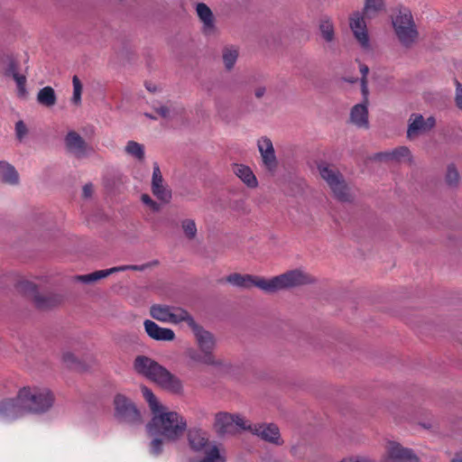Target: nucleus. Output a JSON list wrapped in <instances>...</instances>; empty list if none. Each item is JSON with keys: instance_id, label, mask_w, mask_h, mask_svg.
<instances>
[{"instance_id": "nucleus-1", "label": "nucleus", "mask_w": 462, "mask_h": 462, "mask_svg": "<svg viewBox=\"0 0 462 462\" xmlns=\"http://www.w3.org/2000/svg\"><path fill=\"white\" fill-rule=\"evenodd\" d=\"M136 373L173 393H182L181 381L153 359L138 356L134 362Z\"/></svg>"}, {"instance_id": "nucleus-2", "label": "nucleus", "mask_w": 462, "mask_h": 462, "mask_svg": "<svg viewBox=\"0 0 462 462\" xmlns=\"http://www.w3.org/2000/svg\"><path fill=\"white\" fill-rule=\"evenodd\" d=\"M146 428L151 436H161L164 440L175 441L183 435L187 422L178 412L167 411L164 408L153 415Z\"/></svg>"}, {"instance_id": "nucleus-3", "label": "nucleus", "mask_w": 462, "mask_h": 462, "mask_svg": "<svg viewBox=\"0 0 462 462\" xmlns=\"http://www.w3.org/2000/svg\"><path fill=\"white\" fill-rule=\"evenodd\" d=\"M383 9L384 0H365L363 14L356 12L349 18L350 29L362 49L365 51L371 50V44L365 18H374Z\"/></svg>"}, {"instance_id": "nucleus-4", "label": "nucleus", "mask_w": 462, "mask_h": 462, "mask_svg": "<svg viewBox=\"0 0 462 462\" xmlns=\"http://www.w3.org/2000/svg\"><path fill=\"white\" fill-rule=\"evenodd\" d=\"M19 393L26 414L46 413L55 402L53 393L46 387L24 386L19 389Z\"/></svg>"}, {"instance_id": "nucleus-5", "label": "nucleus", "mask_w": 462, "mask_h": 462, "mask_svg": "<svg viewBox=\"0 0 462 462\" xmlns=\"http://www.w3.org/2000/svg\"><path fill=\"white\" fill-rule=\"evenodd\" d=\"M188 442L193 451L205 454L201 459L189 462H226L225 454L216 444L209 441L207 431L199 428L190 429L188 431Z\"/></svg>"}, {"instance_id": "nucleus-6", "label": "nucleus", "mask_w": 462, "mask_h": 462, "mask_svg": "<svg viewBox=\"0 0 462 462\" xmlns=\"http://www.w3.org/2000/svg\"><path fill=\"white\" fill-rule=\"evenodd\" d=\"M320 177L330 188L335 198L342 202H350L354 196L342 173L333 165L321 162L318 165Z\"/></svg>"}, {"instance_id": "nucleus-7", "label": "nucleus", "mask_w": 462, "mask_h": 462, "mask_svg": "<svg viewBox=\"0 0 462 462\" xmlns=\"http://www.w3.org/2000/svg\"><path fill=\"white\" fill-rule=\"evenodd\" d=\"M311 278L308 273L300 269L288 271L281 275L273 277L266 282H261V290L265 292H275L281 290L291 289L310 283Z\"/></svg>"}, {"instance_id": "nucleus-8", "label": "nucleus", "mask_w": 462, "mask_h": 462, "mask_svg": "<svg viewBox=\"0 0 462 462\" xmlns=\"http://www.w3.org/2000/svg\"><path fill=\"white\" fill-rule=\"evenodd\" d=\"M393 25L400 42L406 48L411 47L419 33L411 12L401 11L393 20Z\"/></svg>"}, {"instance_id": "nucleus-9", "label": "nucleus", "mask_w": 462, "mask_h": 462, "mask_svg": "<svg viewBox=\"0 0 462 462\" xmlns=\"http://www.w3.org/2000/svg\"><path fill=\"white\" fill-rule=\"evenodd\" d=\"M115 416L123 423L138 425L142 423V416L134 403L123 394H116L114 400Z\"/></svg>"}, {"instance_id": "nucleus-10", "label": "nucleus", "mask_w": 462, "mask_h": 462, "mask_svg": "<svg viewBox=\"0 0 462 462\" xmlns=\"http://www.w3.org/2000/svg\"><path fill=\"white\" fill-rule=\"evenodd\" d=\"M247 422L238 414L219 412L215 418L214 429L220 436L234 435L240 430H247Z\"/></svg>"}, {"instance_id": "nucleus-11", "label": "nucleus", "mask_w": 462, "mask_h": 462, "mask_svg": "<svg viewBox=\"0 0 462 462\" xmlns=\"http://www.w3.org/2000/svg\"><path fill=\"white\" fill-rule=\"evenodd\" d=\"M25 414L19 391L14 397H5L0 400V421L11 422Z\"/></svg>"}, {"instance_id": "nucleus-12", "label": "nucleus", "mask_w": 462, "mask_h": 462, "mask_svg": "<svg viewBox=\"0 0 462 462\" xmlns=\"http://www.w3.org/2000/svg\"><path fill=\"white\" fill-rule=\"evenodd\" d=\"M385 448L383 462H420L412 449L404 448L398 442L389 441Z\"/></svg>"}, {"instance_id": "nucleus-13", "label": "nucleus", "mask_w": 462, "mask_h": 462, "mask_svg": "<svg viewBox=\"0 0 462 462\" xmlns=\"http://www.w3.org/2000/svg\"><path fill=\"white\" fill-rule=\"evenodd\" d=\"M436 119L434 116L424 118L420 114H411L409 118L407 138L413 140L420 135L425 134L434 128Z\"/></svg>"}, {"instance_id": "nucleus-14", "label": "nucleus", "mask_w": 462, "mask_h": 462, "mask_svg": "<svg viewBox=\"0 0 462 462\" xmlns=\"http://www.w3.org/2000/svg\"><path fill=\"white\" fill-rule=\"evenodd\" d=\"M247 430L266 442L276 446H282L283 444L280 430L278 426L273 423L248 424Z\"/></svg>"}, {"instance_id": "nucleus-15", "label": "nucleus", "mask_w": 462, "mask_h": 462, "mask_svg": "<svg viewBox=\"0 0 462 462\" xmlns=\"http://www.w3.org/2000/svg\"><path fill=\"white\" fill-rule=\"evenodd\" d=\"M24 293L32 297L36 307L41 310H47L56 306L60 302V299L51 294H40L36 286L30 282H23L20 284Z\"/></svg>"}, {"instance_id": "nucleus-16", "label": "nucleus", "mask_w": 462, "mask_h": 462, "mask_svg": "<svg viewBox=\"0 0 462 462\" xmlns=\"http://www.w3.org/2000/svg\"><path fill=\"white\" fill-rule=\"evenodd\" d=\"M146 268V265H120L112 267L106 270H99L93 272L91 273L84 274V275H78L76 276V280L79 282H81L83 283H92L95 282H97L101 279L106 278L108 275L112 273H116L118 272H124V271H143Z\"/></svg>"}, {"instance_id": "nucleus-17", "label": "nucleus", "mask_w": 462, "mask_h": 462, "mask_svg": "<svg viewBox=\"0 0 462 462\" xmlns=\"http://www.w3.org/2000/svg\"><path fill=\"white\" fill-rule=\"evenodd\" d=\"M257 148L264 168L270 171H275L278 161L272 140L267 136L260 137L257 141Z\"/></svg>"}, {"instance_id": "nucleus-18", "label": "nucleus", "mask_w": 462, "mask_h": 462, "mask_svg": "<svg viewBox=\"0 0 462 462\" xmlns=\"http://www.w3.org/2000/svg\"><path fill=\"white\" fill-rule=\"evenodd\" d=\"M152 192L158 199L164 203L170 202L171 199V190L164 183L162 171L157 162L153 163Z\"/></svg>"}, {"instance_id": "nucleus-19", "label": "nucleus", "mask_w": 462, "mask_h": 462, "mask_svg": "<svg viewBox=\"0 0 462 462\" xmlns=\"http://www.w3.org/2000/svg\"><path fill=\"white\" fill-rule=\"evenodd\" d=\"M191 330L194 334L199 350L201 352L213 353L216 346L214 336L198 323L191 328Z\"/></svg>"}, {"instance_id": "nucleus-20", "label": "nucleus", "mask_w": 462, "mask_h": 462, "mask_svg": "<svg viewBox=\"0 0 462 462\" xmlns=\"http://www.w3.org/2000/svg\"><path fill=\"white\" fill-rule=\"evenodd\" d=\"M65 144L68 151L79 159L84 158L88 155L86 142L74 131L68 133L65 137Z\"/></svg>"}, {"instance_id": "nucleus-21", "label": "nucleus", "mask_w": 462, "mask_h": 462, "mask_svg": "<svg viewBox=\"0 0 462 462\" xmlns=\"http://www.w3.org/2000/svg\"><path fill=\"white\" fill-rule=\"evenodd\" d=\"M226 280L230 284L241 289H250L253 286L261 289L259 283H261V282H266V279L262 277L254 276L250 274L243 275L236 273L228 275Z\"/></svg>"}, {"instance_id": "nucleus-22", "label": "nucleus", "mask_w": 462, "mask_h": 462, "mask_svg": "<svg viewBox=\"0 0 462 462\" xmlns=\"http://www.w3.org/2000/svg\"><path fill=\"white\" fill-rule=\"evenodd\" d=\"M143 325L147 335L154 340L172 341L175 338V333L172 329L162 328L152 320L146 319Z\"/></svg>"}, {"instance_id": "nucleus-23", "label": "nucleus", "mask_w": 462, "mask_h": 462, "mask_svg": "<svg viewBox=\"0 0 462 462\" xmlns=\"http://www.w3.org/2000/svg\"><path fill=\"white\" fill-rule=\"evenodd\" d=\"M199 18L203 23L202 31L206 35H212L216 32L215 19L210 8L204 3H199L196 6Z\"/></svg>"}, {"instance_id": "nucleus-24", "label": "nucleus", "mask_w": 462, "mask_h": 462, "mask_svg": "<svg viewBox=\"0 0 462 462\" xmlns=\"http://www.w3.org/2000/svg\"><path fill=\"white\" fill-rule=\"evenodd\" d=\"M378 158L380 160L393 162H407L409 164L412 163V156L411 151L406 146H400L392 151L383 152L378 153Z\"/></svg>"}, {"instance_id": "nucleus-25", "label": "nucleus", "mask_w": 462, "mask_h": 462, "mask_svg": "<svg viewBox=\"0 0 462 462\" xmlns=\"http://www.w3.org/2000/svg\"><path fill=\"white\" fill-rule=\"evenodd\" d=\"M350 122L359 128L369 127L367 104L355 105L350 112Z\"/></svg>"}, {"instance_id": "nucleus-26", "label": "nucleus", "mask_w": 462, "mask_h": 462, "mask_svg": "<svg viewBox=\"0 0 462 462\" xmlns=\"http://www.w3.org/2000/svg\"><path fill=\"white\" fill-rule=\"evenodd\" d=\"M188 357L196 364H203L206 365H212L220 367L224 365V362L221 359L216 358L213 353L198 352L195 349H189L187 351Z\"/></svg>"}, {"instance_id": "nucleus-27", "label": "nucleus", "mask_w": 462, "mask_h": 462, "mask_svg": "<svg viewBox=\"0 0 462 462\" xmlns=\"http://www.w3.org/2000/svg\"><path fill=\"white\" fill-rule=\"evenodd\" d=\"M233 172L237 176L248 188L254 189L258 186V180L250 167L245 164L235 163L233 165Z\"/></svg>"}, {"instance_id": "nucleus-28", "label": "nucleus", "mask_w": 462, "mask_h": 462, "mask_svg": "<svg viewBox=\"0 0 462 462\" xmlns=\"http://www.w3.org/2000/svg\"><path fill=\"white\" fill-rule=\"evenodd\" d=\"M0 181L8 185L19 182V174L15 168L7 162L0 161Z\"/></svg>"}, {"instance_id": "nucleus-29", "label": "nucleus", "mask_w": 462, "mask_h": 462, "mask_svg": "<svg viewBox=\"0 0 462 462\" xmlns=\"http://www.w3.org/2000/svg\"><path fill=\"white\" fill-rule=\"evenodd\" d=\"M186 322L190 329L197 324L194 318L186 310L172 306L170 323L180 324Z\"/></svg>"}, {"instance_id": "nucleus-30", "label": "nucleus", "mask_w": 462, "mask_h": 462, "mask_svg": "<svg viewBox=\"0 0 462 462\" xmlns=\"http://www.w3.org/2000/svg\"><path fill=\"white\" fill-rule=\"evenodd\" d=\"M319 30L322 39L326 42L331 43L335 41L336 32H335L334 23H333L331 18H329L328 16H323L319 20Z\"/></svg>"}, {"instance_id": "nucleus-31", "label": "nucleus", "mask_w": 462, "mask_h": 462, "mask_svg": "<svg viewBox=\"0 0 462 462\" xmlns=\"http://www.w3.org/2000/svg\"><path fill=\"white\" fill-rule=\"evenodd\" d=\"M238 55H239V50L236 46L227 45L223 48L222 59H223L225 68L227 70H231L234 68V66L238 59Z\"/></svg>"}, {"instance_id": "nucleus-32", "label": "nucleus", "mask_w": 462, "mask_h": 462, "mask_svg": "<svg viewBox=\"0 0 462 462\" xmlns=\"http://www.w3.org/2000/svg\"><path fill=\"white\" fill-rule=\"evenodd\" d=\"M37 101L39 104L47 107L56 104L57 97L51 87H44L41 88L37 94Z\"/></svg>"}, {"instance_id": "nucleus-33", "label": "nucleus", "mask_w": 462, "mask_h": 462, "mask_svg": "<svg viewBox=\"0 0 462 462\" xmlns=\"http://www.w3.org/2000/svg\"><path fill=\"white\" fill-rule=\"evenodd\" d=\"M172 306L152 305L150 310L151 316L159 321L170 323Z\"/></svg>"}, {"instance_id": "nucleus-34", "label": "nucleus", "mask_w": 462, "mask_h": 462, "mask_svg": "<svg viewBox=\"0 0 462 462\" xmlns=\"http://www.w3.org/2000/svg\"><path fill=\"white\" fill-rule=\"evenodd\" d=\"M141 391L143 395V398L148 402L150 409L153 412V415L161 411L162 409H164V407L159 402L152 390H150L146 386H142Z\"/></svg>"}, {"instance_id": "nucleus-35", "label": "nucleus", "mask_w": 462, "mask_h": 462, "mask_svg": "<svg viewBox=\"0 0 462 462\" xmlns=\"http://www.w3.org/2000/svg\"><path fill=\"white\" fill-rule=\"evenodd\" d=\"M125 151L128 155L135 158L139 162L144 160V146L135 141H128Z\"/></svg>"}, {"instance_id": "nucleus-36", "label": "nucleus", "mask_w": 462, "mask_h": 462, "mask_svg": "<svg viewBox=\"0 0 462 462\" xmlns=\"http://www.w3.org/2000/svg\"><path fill=\"white\" fill-rule=\"evenodd\" d=\"M152 107L159 116L166 120L171 119L175 115V109L171 106L152 103Z\"/></svg>"}, {"instance_id": "nucleus-37", "label": "nucleus", "mask_w": 462, "mask_h": 462, "mask_svg": "<svg viewBox=\"0 0 462 462\" xmlns=\"http://www.w3.org/2000/svg\"><path fill=\"white\" fill-rule=\"evenodd\" d=\"M181 228H182V231H183L185 236L188 239L192 240L196 237L198 230H197L196 223L193 219H190V218L183 219L181 221Z\"/></svg>"}, {"instance_id": "nucleus-38", "label": "nucleus", "mask_w": 462, "mask_h": 462, "mask_svg": "<svg viewBox=\"0 0 462 462\" xmlns=\"http://www.w3.org/2000/svg\"><path fill=\"white\" fill-rule=\"evenodd\" d=\"M72 85H73V95L71 97V102L79 106L81 102V93H82V84L78 76H74L72 78Z\"/></svg>"}, {"instance_id": "nucleus-39", "label": "nucleus", "mask_w": 462, "mask_h": 462, "mask_svg": "<svg viewBox=\"0 0 462 462\" xmlns=\"http://www.w3.org/2000/svg\"><path fill=\"white\" fill-rule=\"evenodd\" d=\"M446 181L449 186L455 187L458 184L459 174L455 166L449 165L447 170Z\"/></svg>"}, {"instance_id": "nucleus-40", "label": "nucleus", "mask_w": 462, "mask_h": 462, "mask_svg": "<svg viewBox=\"0 0 462 462\" xmlns=\"http://www.w3.org/2000/svg\"><path fill=\"white\" fill-rule=\"evenodd\" d=\"M61 360L68 367H75L79 364L78 357L69 350L62 352Z\"/></svg>"}, {"instance_id": "nucleus-41", "label": "nucleus", "mask_w": 462, "mask_h": 462, "mask_svg": "<svg viewBox=\"0 0 462 462\" xmlns=\"http://www.w3.org/2000/svg\"><path fill=\"white\" fill-rule=\"evenodd\" d=\"M337 462H374V460L365 455H350L342 457Z\"/></svg>"}, {"instance_id": "nucleus-42", "label": "nucleus", "mask_w": 462, "mask_h": 462, "mask_svg": "<svg viewBox=\"0 0 462 462\" xmlns=\"http://www.w3.org/2000/svg\"><path fill=\"white\" fill-rule=\"evenodd\" d=\"M153 439L151 441V453L154 456H159L162 452L163 439H160V436H152Z\"/></svg>"}, {"instance_id": "nucleus-43", "label": "nucleus", "mask_w": 462, "mask_h": 462, "mask_svg": "<svg viewBox=\"0 0 462 462\" xmlns=\"http://www.w3.org/2000/svg\"><path fill=\"white\" fill-rule=\"evenodd\" d=\"M456 90H455V104L457 107L462 111V83L456 80Z\"/></svg>"}, {"instance_id": "nucleus-44", "label": "nucleus", "mask_w": 462, "mask_h": 462, "mask_svg": "<svg viewBox=\"0 0 462 462\" xmlns=\"http://www.w3.org/2000/svg\"><path fill=\"white\" fill-rule=\"evenodd\" d=\"M141 199L143 203L148 206L152 211L157 212L161 209V206L156 201L152 199L149 195L143 194Z\"/></svg>"}, {"instance_id": "nucleus-45", "label": "nucleus", "mask_w": 462, "mask_h": 462, "mask_svg": "<svg viewBox=\"0 0 462 462\" xmlns=\"http://www.w3.org/2000/svg\"><path fill=\"white\" fill-rule=\"evenodd\" d=\"M13 79L15 80V82L17 84L19 93L21 95H24L26 92L25 91V83H26L25 76L20 75L19 73H17L13 77Z\"/></svg>"}, {"instance_id": "nucleus-46", "label": "nucleus", "mask_w": 462, "mask_h": 462, "mask_svg": "<svg viewBox=\"0 0 462 462\" xmlns=\"http://www.w3.org/2000/svg\"><path fill=\"white\" fill-rule=\"evenodd\" d=\"M27 127L23 121H18L15 124V134L19 140H22L27 134Z\"/></svg>"}, {"instance_id": "nucleus-47", "label": "nucleus", "mask_w": 462, "mask_h": 462, "mask_svg": "<svg viewBox=\"0 0 462 462\" xmlns=\"http://www.w3.org/2000/svg\"><path fill=\"white\" fill-rule=\"evenodd\" d=\"M268 88L265 85H257L254 88V95L256 99H262L266 96Z\"/></svg>"}, {"instance_id": "nucleus-48", "label": "nucleus", "mask_w": 462, "mask_h": 462, "mask_svg": "<svg viewBox=\"0 0 462 462\" xmlns=\"http://www.w3.org/2000/svg\"><path fill=\"white\" fill-rule=\"evenodd\" d=\"M17 70H18V66H17L16 61H14V60H10V61L7 65L6 70H5V74L7 76L14 77L15 74L18 73Z\"/></svg>"}, {"instance_id": "nucleus-49", "label": "nucleus", "mask_w": 462, "mask_h": 462, "mask_svg": "<svg viewBox=\"0 0 462 462\" xmlns=\"http://www.w3.org/2000/svg\"><path fill=\"white\" fill-rule=\"evenodd\" d=\"M361 88H362V94L364 96V101L363 103L367 104L368 103V87H367V80L365 78L361 79Z\"/></svg>"}, {"instance_id": "nucleus-50", "label": "nucleus", "mask_w": 462, "mask_h": 462, "mask_svg": "<svg viewBox=\"0 0 462 462\" xmlns=\"http://www.w3.org/2000/svg\"><path fill=\"white\" fill-rule=\"evenodd\" d=\"M303 448L300 446H293L291 448V453L293 457H296L298 458H301L304 457V452L302 450Z\"/></svg>"}, {"instance_id": "nucleus-51", "label": "nucleus", "mask_w": 462, "mask_h": 462, "mask_svg": "<svg viewBox=\"0 0 462 462\" xmlns=\"http://www.w3.org/2000/svg\"><path fill=\"white\" fill-rule=\"evenodd\" d=\"M236 210H241L244 214H247L249 210L246 208L245 204L243 200H237L234 204Z\"/></svg>"}, {"instance_id": "nucleus-52", "label": "nucleus", "mask_w": 462, "mask_h": 462, "mask_svg": "<svg viewBox=\"0 0 462 462\" xmlns=\"http://www.w3.org/2000/svg\"><path fill=\"white\" fill-rule=\"evenodd\" d=\"M93 191H94V189H93V185L92 184H86L84 187H83V196L85 198H90L93 194Z\"/></svg>"}, {"instance_id": "nucleus-53", "label": "nucleus", "mask_w": 462, "mask_h": 462, "mask_svg": "<svg viewBox=\"0 0 462 462\" xmlns=\"http://www.w3.org/2000/svg\"><path fill=\"white\" fill-rule=\"evenodd\" d=\"M451 462H462V450L455 454L454 457L451 459Z\"/></svg>"}, {"instance_id": "nucleus-54", "label": "nucleus", "mask_w": 462, "mask_h": 462, "mask_svg": "<svg viewBox=\"0 0 462 462\" xmlns=\"http://www.w3.org/2000/svg\"><path fill=\"white\" fill-rule=\"evenodd\" d=\"M369 69L365 65H362L360 67V72L362 73V78L366 79V75L368 74Z\"/></svg>"}, {"instance_id": "nucleus-55", "label": "nucleus", "mask_w": 462, "mask_h": 462, "mask_svg": "<svg viewBox=\"0 0 462 462\" xmlns=\"http://www.w3.org/2000/svg\"><path fill=\"white\" fill-rule=\"evenodd\" d=\"M146 88L151 91V92H155L156 91V87L155 86H151V84H146Z\"/></svg>"}, {"instance_id": "nucleus-56", "label": "nucleus", "mask_w": 462, "mask_h": 462, "mask_svg": "<svg viewBox=\"0 0 462 462\" xmlns=\"http://www.w3.org/2000/svg\"><path fill=\"white\" fill-rule=\"evenodd\" d=\"M144 116L149 118V119H152V120H156L157 117L150 113H144Z\"/></svg>"}]
</instances>
